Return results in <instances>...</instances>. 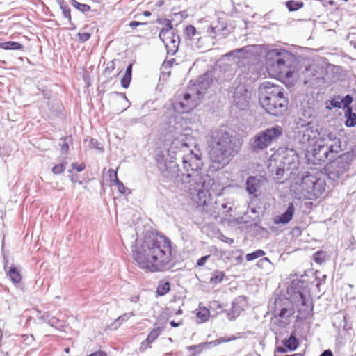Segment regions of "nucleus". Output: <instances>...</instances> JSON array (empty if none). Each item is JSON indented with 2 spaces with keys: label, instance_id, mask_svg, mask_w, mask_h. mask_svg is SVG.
Masks as SVG:
<instances>
[{
  "label": "nucleus",
  "instance_id": "f257e3e1",
  "mask_svg": "<svg viewBox=\"0 0 356 356\" xmlns=\"http://www.w3.org/2000/svg\"><path fill=\"white\" fill-rule=\"evenodd\" d=\"M132 257L141 269L152 273L166 270L172 260V243L164 236L145 237L132 251Z\"/></svg>",
  "mask_w": 356,
  "mask_h": 356
},
{
  "label": "nucleus",
  "instance_id": "f03ea898",
  "mask_svg": "<svg viewBox=\"0 0 356 356\" xmlns=\"http://www.w3.org/2000/svg\"><path fill=\"white\" fill-rule=\"evenodd\" d=\"M346 144L334 134L329 133L325 137H320L313 142V200L322 197L325 193L326 172L318 165L332 160L337 153L345 149Z\"/></svg>",
  "mask_w": 356,
  "mask_h": 356
},
{
  "label": "nucleus",
  "instance_id": "7ed1b4c3",
  "mask_svg": "<svg viewBox=\"0 0 356 356\" xmlns=\"http://www.w3.org/2000/svg\"><path fill=\"white\" fill-rule=\"evenodd\" d=\"M266 68L270 77L279 79L288 87L293 86L298 79L296 61L285 51L273 49L268 51Z\"/></svg>",
  "mask_w": 356,
  "mask_h": 356
},
{
  "label": "nucleus",
  "instance_id": "20e7f679",
  "mask_svg": "<svg viewBox=\"0 0 356 356\" xmlns=\"http://www.w3.org/2000/svg\"><path fill=\"white\" fill-rule=\"evenodd\" d=\"M209 158L213 168L221 169L229 164L240 146L228 132L216 130L211 132L209 140Z\"/></svg>",
  "mask_w": 356,
  "mask_h": 356
},
{
  "label": "nucleus",
  "instance_id": "39448f33",
  "mask_svg": "<svg viewBox=\"0 0 356 356\" xmlns=\"http://www.w3.org/2000/svg\"><path fill=\"white\" fill-rule=\"evenodd\" d=\"M258 92L259 104L266 113L278 116L287 110L289 100L280 85L265 81L259 86Z\"/></svg>",
  "mask_w": 356,
  "mask_h": 356
},
{
  "label": "nucleus",
  "instance_id": "423d86ee",
  "mask_svg": "<svg viewBox=\"0 0 356 356\" xmlns=\"http://www.w3.org/2000/svg\"><path fill=\"white\" fill-rule=\"evenodd\" d=\"M186 192L196 207H204L211 201V189L214 180L210 178L188 183Z\"/></svg>",
  "mask_w": 356,
  "mask_h": 356
},
{
  "label": "nucleus",
  "instance_id": "0eeeda50",
  "mask_svg": "<svg viewBox=\"0 0 356 356\" xmlns=\"http://www.w3.org/2000/svg\"><path fill=\"white\" fill-rule=\"evenodd\" d=\"M337 153L336 155H337ZM335 158L330 163L323 165L321 169L323 172H326L330 179L336 180L339 179L350 168V165L355 157L353 152H346L341 154L337 158Z\"/></svg>",
  "mask_w": 356,
  "mask_h": 356
},
{
  "label": "nucleus",
  "instance_id": "6e6552de",
  "mask_svg": "<svg viewBox=\"0 0 356 356\" xmlns=\"http://www.w3.org/2000/svg\"><path fill=\"white\" fill-rule=\"evenodd\" d=\"M203 163L200 157L193 154L191 151L183 157V166L187 171L186 175H183L184 183L200 181L205 179L202 172Z\"/></svg>",
  "mask_w": 356,
  "mask_h": 356
},
{
  "label": "nucleus",
  "instance_id": "1a4fd4ad",
  "mask_svg": "<svg viewBox=\"0 0 356 356\" xmlns=\"http://www.w3.org/2000/svg\"><path fill=\"white\" fill-rule=\"evenodd\" d=\"M282 134V129L276 126L261 131L253 138L251 147L254 151L263 150L269 147L273 141L276 140Z\"/></svg>",
  "mask_w": 356,
  "mask_h": 356
},
{
  "label": "nucleus",
  "instance_id": "9d476101",
  "mask_svg": "<svg viewBox=\"0 0 356 356\" xmlns=\"http://www.w3.org/2000/svg\"><path fill=\"white\" fill-rule=\"evenodd\" d=\"M168 24L170 25V29H163L159 33V38L164 43L168 54L174 55L179 49V39L172 31L171 22L168 20Z\"/></svg>",
  "mask_w": 356,
  "mask_h": 356
},
{
  "label": "nucleus",
  "instance_id": "9b49d317",
  "mask_svg": "<svg viewBox=\"0 0 356 356\" xmlns=\"http://www.w3.org/2000/svg\"><path fill=\"white\" fill-rule=\"evenodd\" d=\"M197 105V100L189 93H184L181 97L179 95L178 99L172 104L174 109L180 113H188Z\"/></svg>",
  "mask_w": 356,
  "mask_h": 356
},
{
  "label": "nucleus",
  "instance_id": "f8f14e48",
  "mask_svg": "<svg viewBox=\"0 0 356 356\" xmlns=\"http://www.w3.org/2000/svg\"><path fill=\"white\" fill-rule=\"evenodd\" d=\"M312 118V107L309 102V99H304L300 105L299 111L298 113L297 124L300 127L309 126L311 123Z\"/></svg>",
  "mask_w": 356,
  "mask_h": 356
},
{
  "label": "nucleus",
  "instance_id": "ddd939ff",
  "mask_svg": "<svg viewBox=\"0 0 356 356\" xmlns=\"http://www.w3.org/2000/svg\"><path fill=\"white\" fill-rule=\"evenodd\" d=\"M263 183L261 177L250 176L246 181V190L250 194L254 195L255 197L259 196V192Z\"/></svg>",
  "mask_w": 356,
  "mask_h": 356
},
{
  "label": "nucleus",
  "instance_id": "4468645a",
  "mask_svg": "<svg viewBox=\"0 0 356 356\" xmlns=\"http://www.w3.org/2000/svg\"><path fill=\"white\" fill-rule=\"evenodd\" d=\"M282 164L277 170V175H282L284 171H289L296 167L294 155L289 156L286 152L281 155Z\"/></svg>",
  "mask_w": 356,
  "mask_h": 356
},
{
  "label": "nucleus",
  "instance_id": "2eb2a0df",
  "mask_svg": "<svg viewBox=\"0 0 356 356\" xmlns=\"http://www.w3.org/2000/svg\"><path fill=\"white\" fill-rule=\"evenodd\" d=\"M162 329L161 327H156L152 329L149 333L147 339L144 340L140 346L141 351H145L151 348V344L159 337L161 334Z\"/></svg>",
  "mask_w": 356,
  "mask_h": 356
},
{
  "label": "nucleus",
  "instance_id": "dca6fc26",
  "mask_svg": "<svg viewBox=\"0 0 356 356\" xmlns=\"http://www.w3.org/2000/svg\"><path fill=\"white\" fill-rule=\"evenodd\" d=\"M237 339H238V337H236L234 335H232L229 337H221V338H218V339H217L214 341H210V342L202 343L197 346H192L188 347V348L189 350H194L197 348H204L207 346H216L220 345L223 343H227V342H229L232 341H234Z\"/></svg>",
  "mask_w": 356,
  "mask_h": 356
},
{
  "label": "nucleus",
  "instance_id": "f3484780",
  "mask_svg": "<svg viewBox=\"0 0 356 356\" xmlns=\"http://www.w3.org/2000/svg\"><path fill=\"white\" fill-rule=\"evenodd\" d=\"M294 210L293 204L290 203L286 211L284 213L274 218V222L275 224H286L289 222L293 218Z\"/></svg>",
  "mask_w": 356,
  "mask_h": 356
},
{
  "label": "nucleus",
  "instance_id": "a211bd4d",
  "mask_svg": "<svg viewBox=\"0 0 356 356\" xmlns=\"http://www.w3.org/2000/svg\"><path fill=\"white\" fill-rule=\"evenodd\" d=\"M6 273L14 284H18L21 282L22 276L20 270L17 267L15 266L8 267V270H6Z\"/></svg>",
  "mask_w": 356,
  "mask_h": 356
},
{
  "label": "nucleus",
  "instance_id": "6ab92c4d",
  "mask_svg": "<svg viewBox=\"0 0 356 356\" xmlns=\"http://www.w3.org/2000/svg\"><path fill=\"white\" fill-rule=\"evenodd\" d=\"M330 258V254L323 250H318L313 253V261L318 265H323L328 261Z\"/></svg>",
  "mask_w": 356,
  "mask_h": 356
},
{
  "label": "nucleus",
  "instance_id": "aec40b11",
  "mask_svg": "<svg viewBox=\"0 0 356 356\" xmlns=\"http://www.w3.org/2000/svg\"><path fill=\"white\" fill-rule=\"evenodd\" d=\"M345 125L347 127H353L356 125V114L353 111L352 108L345 111Z\"/></svg>",
  "mask_w": 356,
  "mask_h": 356
},
{
  "label": "nucleus",
  "instance_id": "412c9836",
  "mask_svg": "<svg viewBox=\"0 0 356 356\" xmlns=\"http://www.w3.org/2000/svg\"><path fill=\"white\" fill-rule=\"evenodd\" d=\"M170 283L168 281L161 280L156 288L158 296H162L170 291Z\"/></svg>",
  "mask_w": 356,
  "mask_h": 356
},
{
  "label": "nucleus",
  "instance_id": "4be33fe9",
  "mask_svg": "<svg viewBox=\"0 0 356 356\" xmlns=\"http://www.w3.org/2000/svg\"><path fill=\"white\" fill-rule=\"evenodd\" d=\"M132 66V64H129L127 66L126 72L121 79V85L124 88H127L130 84L131 80Z\"/></svg>",
  "mask_w": 356,
  "mask_h": 356
},
{
  "label": "nucleus",
  "instance_id": "5701e85b",
  "mask_svg": "<svg viewBox=\"0 0 356 356\" xmlns=\"http://www.w3.org/2000/svg\"><path fill=\"white\" fill-rule=\"evenodd\" d=\"M196 316L201 322H206L209 319L210 311L207 307H200L196 314Z\"/></svg>",
  "mask_w": 356,
  "mask_h": 356
},
{
  "label": "nucleus",
  "instance_id": "b1692460",
  "mask_svg": "<svg viewBox=\"0 0 356 356\" xmlns=\"http://www.w3.org/2000/svg\"><path fill=\"white\" fill-rule=\"evenodd\" d=\"M70 3L74 8L82 13L89 12L91 10L89 5L80 3L76 0H70Z\"/></svg>",
  "mask_w": 356,
  "mask_h": 356
},
{
  "label": "nucleus",
  "instance_id": "393cba45",
  "mask_svg": "<svg viewBox=\"0 0 356 356\" xmlns=\"http://www.w3.org/2000/svg\"><path fill=\"white\" fill-rule=\"evenodd\" d=\"M284 346L289 350H294L298 346V339L293 336L291 335L288 339L283 341Z\"/></svg>",
  "mask_w": 356,
  "mask_h": 356
},
{
  "label": "nucleus",
  "instance_id": "a878e982",
  "mask_svg": "<svg viewBox=\"0 0 356 356\" xmlns=\"http://www.w3.org/2000/svg\"><path fill=\"white\" fill-rule=\"evenodd\" d=\"M197 33L196 28L193 25H188L184 31V35L190 40H192Z\"/></svg>",
  "mask_w": 356,
  "mask_h": 356
},
{
  "label": "nucleus",
  "instance_id": "bb28decb",
  "mask_svg": "<svg viewBox=\"0 0 356 356\" xmlns=\"http://www.w3.org/2000/svg\"><path fill=\"white\" fill-rule=\"evenodd\" d=\"M0 46L4 49L18 50L22 48V45L17 42L9 41L3 42Z\"/></svg>",
  "mask_w": 356,
  "mask_h": 356
},
{
  "label": "nucleus",
  "instance_id": "cd10ccee",
  "mask_svg": "<svg viewBox=\"0 0 356 356\" xmlns=\"http://www.w3.org/2000/svg\"><path fill=\"white\" fill-rule=\"evenodd\" d=\"M217 36V32L215 27L210 26L207 28L205 35L203 36L204 38L210 40L213 43Z\"/></svg>",
  "mask_w": 356,
  "mask_h": 356
},
{
  "label": "nucleus",
  "instance_id": "c85d7f7f",
  "mask_svg": "<svg viewBox=\"0 0 356 356\" xmlns=\"http://www.w3.org/2000/svg\"><path fill=\"white\" fill-rule=\"evenodd\" d=\"M265 254V252L263 251L262 250H257L252 253L247 254L245 256V259L248 261H250L264 256Z\"/></svg>",
  "mask_w": 356,
  "mask_h": 356
},
{
  "label": "nucleus",
  "instance_id": "c756f323",
  "mask_svg": "<svg viewBox=\"0 0 356 356\" xmlns=\"http://www.w3.org/2000/svg\"><path fill=\"white\" fill-rule=\"evenodd\" d=\"M353 97L350 95L348 94L341 99L340 103L342 104L343 108L348 110L349 108H351L350 104L353 102Z\"/></svg>",
  "mask_w": 356,
  "mask_h": 356
},
{
  "label": "nucleus",
  "instance_id": "7c9ffc66",
  "mask_svg": "<svg viewBox=\"0 0 356 356\" xmlns=\"http://www.w3.org/2000/svg\"><path fill=\"white\" fill-rule=\"evenodd\" d=\"M225 277V273L222 271H215L213 274L212 277H211V282L213 284H216L218 283H220L222 281L223 278Z\"/></svg>",
  "mask_w": 356,
  "mask_h": 356
},
{
  "label": "nucleus",
  "instance_id": "2f4dec72",
  "mask_svg": "<svg viewBox=\"0 0 356 356\" xmlns=\"http://www.w3.org/2000/svg\"><path fill=\"white\" fill-rule=\"evenodd\" d=\"M303 3L296 1H289L286 2V7L290 11H295L302 8Z\"/></svg>",
  "mask_w": 356,
  "mask_h": 356
},
{
  "label": "nucleus",
  "instance_id": "473e14b6",
  "mask_svg": "<svg viewBox=\"0 0 356 356\" xmlns=\"http://www.w3.org/2000/svg\"><path fill=\"white\" fill-rule=\"evenodd\" d=\"M61 140H63V143L60 145V149L63 152L67 153L69 150V144L68 141L72 142V136H66L64 138H62Z\"/></svg>",
  "mask_w": 356,
  "mask_h": 356
},
{
  "label": "nucleus",
  "instance_id": "72a5a7b5",
  "mask_svg": "<svg viewBox=\"0 0 356 356\" xmlns=\"http://www.w3.org/2000/svg\"><path fill=\"white\" fill-rule=\"evenodd\" d=\"M60 9L62 10L63 16L68 19V22L70 24H72L71 10L67 4L61 6Z\"/></svg>",
  "mask_w": 356,
  "mask_h": 356
},
{
  "label": "nucleus",
  "instance_id": "f704fd0d",
  "mask_svg": "<svg viewBox=\"0 0 356 356\" xmlns=\"http://www.w3.org/2000/svg\"><path fill=\"white\" fill-rule=\"evenodd\" d=\"M65 169V163H59L54 165L52 168V172L55 175H59L64 172Z\"/></svg>",
  "mask_w": 356,
  "mask_h": 356
},
{
  "label": "nucleus",
  "instance_id": "c9c22d12",
  "mask_svg": "<svg viewBox=\"0 0 356 356\" xmlns=\"http://www.w3.org/2000/svg\"><path fill=\"white\" fill-rule=\"evenodd\" d=\"M318 270H316V271L315 272V273H314V274H315V278H316V280H317V282H316V288L318 289V290L320 291H321V289H320V286H321V284H322L323 282H325V279L327 278V275H323L322 276V279H320V278L318 277Z\"/></svg>",
  "mask_w": 356,
  "mask_h": 356
},
{
  "label": "nucleus",
  "instance_id": "e433bc0d",
  "mask_svg": "<svg viewBox=\"0 0 356 356\" xmlns=\"http://www.w3.org/2000/svg\"><path fill=\"white\" fill-rule=\"evenodd\" d=\"M71 166L73 170H76L77 172H81L86 168V165L83 163H73Z\"/></svg>",
  "mask_w": 356,
  "mask_h": 356
},
{
  "label": "nucleus",
  "instance_id": "4c0bfd02",
  "mask_svg": "<svg viewBox=\"0 0 356 356\" xmlns=\"http://www.w3.org/2000/svg\"><path fill=\"white\" fill-rule=\"evenodd\" d=\"M108 175L111 179V181L115 182L118 180L117 171L110 169L108 170Z\"/></svg>",
  "mask_w": 356,
  "mask_h": 356
},
{
  "label": "nucleus",
  "instance_id": "58836bf2",
  "mask_svg": "<svg viewBox=\"0 0 356 356\" xmlns=\"http://www.w3.org/2000/svg\"><path fill=\"white\" fill-rule=\"evenodd\" d=\"M79 40L81 42H86L90 38V33H78Z\"/></svg>",
  "mask_w": 356,
  "mask_h": 356
},
{
  "label": "nucleus",
  "instance_id": "ea45409f",
  "mask_svg": "<svg viewBox=\"0 0 356 356\" xmlns=\"http://www.w3.org/2000/svg\"><path fill=\"white\" fill-rule=\"evenodd\" d=\"M114 183H115V184L117 185L118 190L120 193H122V194L125 193L127 188L124 186V185L119 179L118 181H115Z\"/></svg>",
  "mask_w": 356,
  "mask_h": 356
},
{
  "label": "nucleus",
  "instance_id": "a19ab883",
  "mask_svg": "<svg viewBox=\"0 0 356 356\" xmlns=\"http://www.w3.org/2000/svg\"><path fill=\"white\" fill-rule=\"evenodd\" d=\"M209 257H210V255H206V256H204V257H202L201 258H200L197 261V266H204L206 261L209 258Z\"/></svg>",
  "mask_w": 356,
  "mask_h": 356
},
{
  "label": "nucleus",
  "instance_id": "79ce46f5",
  "mask_svg": "<svg viewBox=\"0 0 356 356\" xmlns=\"http://www.w3.org/2000/svg\"><path fill=\"white\" fill-rule=\"evenodd\" d=\"M234 98H235V102H236L237 104H239L241 103V100L238 99L239 98H241V103L242 104H247L248 103V98H247L245 95H243L241 97H237L235 95Z\"/></svg>",
  "mask_w": 356,
  "mask_h": 356
},
{
  "label": "nucleus",
  "instance_id": "37998d69",
  "mask_svg": "<svg viewBox=\"0 0 356 356\" xmlns=\"http://www.w3.org/2000/svg\"><path fill=\"white\" fill-rule=\"evenodd\" d=\"M330 104L334 108H343L342 104L340 103V101H338L336 99H332L330 101Z\"/></svg>",
  "mask_w": 356,
  "mask_h": 356
},
{
  "label": "nucleus",
  "instance_id": "c03bdc74",
  "mask_svg": "<svg viewBox=\"0 0 356 356\" xmlns=\"http://www.w3.org/2000/svg\"><path fill=\"white\" fill-rule=\"evenodd\" d=\"M87 356H107V353L102 350L94 352Z\"/></svg>",
  "mask_w": 356,
  "mask_h": 356
},
{
  "label": "nucleus",
  "instance_id": "a18cd8bd",
  "mask_svg": "<svg viewBox=\"0 0 356 356\" xmlns=\"http://www.w3.org/2000/svg\"><path fill=\"white\" fill-rule=\"evenodd\" d=\"M175 62V59H172V60H165L163 63V67H172V65H173V63Z\"/></svg>",
  "mask_w": 356,
  "mask_h": 356
},
{
  "label": "nucleus",
  "instance_id": "49530a36",
  "mask_svg": "<svg viewBox=\"0 0 356 356\" xmlns=\"http://www.w3.org/2000/svg\"><path fill=\"white\" fill-rule=\"evenodd\" d=\"M134 314H133V312H129L128 314H124V315L120 316L118 318V320H124V319H128L130 317L133 316Z\"/></svg>",
  "mask_w": 356,
  "mask_h": 356
},
{
  "label": "nucleus",
  "instance_id": "de8ad7c7",
  "mask_svg": "<svg viewBox=\"0 0 356 356\" xmlns=\"http://www.w3.org/2000/svg\"><path fill=\"white\" fill-rule=\"evenodd\" d=\"M141 24H145V23L138 22L136 21H132L129 23V26L131 27H132L133 29H135L136 26L141 25Z\"/></svg>",
  "mask_w": 356,
  "mask_h": 356
},
{
  "label": "nucleus",
  "instance_id": "09e8293b",
  "mask_svg": "<svg viewBox=\"0 0 356 356\" xmlns=\"http://www.w3.org/2000/svg\"><path fill=\"white\" fill-rule=\"evenodd\" d=\"M319 356H334L332 352L330 350H324Z\"/></svg>",
  "mask_w": 356,
  "mask_h": 356
},
{
  "label": "nucleus",
  "instance_id": "8fccbe9b",
  "mask_svg": "<svg viewBox=\"0 0 356 356\" xmlns=\"http://www.w3.org/2000/svg\"><path fill=\"white\" fill-rule=\"evenodd\" d=\"M170 323V325H171L172 327H178V326H179L180 325H181V324H182V323H181V322H178V323H177V322H175V321H171Z\"/></svg>",
  "mask_w": 356,
  "mask_h": 356
},
{
  "label": "nucleus",
  "instance_id": "3c124183",
  "mask_svg": "<svg viewBox=\"0 0 356 356\" xmlns=\"http://www.w3.org/2000/svg\"><path fill=\"white\" fill-rule=\"evenodd\" d=\"M287 348L284 346V347H277V352H280V353H285L287 351Z\"/></svg>",
  "mask_w": 356,
  "mask_h": 356
},
{
  "label": "nucleus",
  "instance_id": "603ef678",
  "mask_svg": "<svg viewBox=\"0 0 356 356\" xmlns=\"http://www.w3.org/2000/svg\"><path fill=\"white\" fill-rule=\"evenodd\" d=\"M56 1L60 6V8H61V6H63L67 4L66 2L65 1V0H56Z\"/></svg>",
  "mask_w": 356,
  "mask_h": 356
},
{
  "label": "nucleus",
  "instance_id": "864d4df0",
  "mask_svg": "<svg viewBox=\"0 0 356 356\" xmlns=\"http://www.w3.org/2000/svg\"><path fill=\"white\" fill-rule=\"evenodd\" d=\"M143 15L145 17H149L151 15V13L148 10H145L143 13Z\"/></svg>",
  "mask_w": 356,
  "mask_h": 356
},
{
  "label": "nucleus",
  "instance_id": "5fc2aeb1",
  "mask_svg": "<svg viewBox=\"0 0 356 356\" xmlns=\"http://www.w3.org/2000/svg\"><path fill=\"white\" fill-rule=\"evenodd\" d=\"M286 312V309H282V311H281V312H280V316H284Z\"/></svg>",
  "mask_w": 356,
  "mask_h": 356
},
{
  "label": "nucleus",
  "instance_id": "6e6d98bb",
  "mask_svg": "<svg viewBox=\"0 0 356 356\" xmlns=\"http://www.w3.org/2000/svg\"><path fill=\"white\" fill-rule=\"evenodd\" d=\"M236 259L238 261V263H241L242 261V257L241 255L236 257Z\"/></svg>",
  "mask_w": 356,
  "mask_h": 356
},
{
  "label": "nucleus",
  "instance_id": "4d7b16f0",
  "mask_svg": "<svg viewBox=\"0 0 356 356\" xmlns=\"http://www.w3.org/2000/svg\"><path fill=\"white\" fill-rule=\"evenodd\" d=\"M312 76H313V81H314V79H319V77H315V74H314V73H313V74H312Z\"/></svg>",
  "mask_w": 356,
  "mask_h": 356
},
{
  "label": "nucleus",
  "instance_id": "13d9d810",
  "mask_svg": "<svg viewBox=\"0 0 356 356\" xmlns=\"http://www.w3.org/2000/svg\"><path fill=\"white\" fill-rule=\"evenodd\" d=\"M329 3H330V5H333V4H334V1L330 0V1H329Z\"/></svg>",
  "mask_w": 356,
  "mask_h": 356
},
{
  "label": "nucleus",
  "instance_id": "bf43d9fd",
  "mask_svg": "<svg viewBox=\"0 0 356 356\" xmlns=\"http://www.w3.org/2000/svg\"><path fill=\"white\" fill-rule=\"evenodd\" d=\"M65 351L66 353H69V352H70V349H69V348H65Z\"/></svg>",
  "mask_w": 356,
  "mask_h": 356
},
{
  "label": "nucleus",
  "instance_id": "052dcab7",
  "mask_svg": "<svg viewBox=\"0 0 356 356\" xmlns=\"http://www.w3.org/2000/svg\"><path fill=\"white\" fill-rule=\"evenodd\" d=\"M226 259H227V260H230L231 259L230 257H227Z\"/></svg>",
  "mask_w": 356,
  "mask_h": 356
},
{
  "label": "nucleus",
  "instance_id": "680f3d73",
  "mask_svg": "<svg viewBox=\"0 0 356 356\" xmlns=\"http://www.w3.org/2000/svg\"><path fill=\"white\" fill-rule=\"evenodd\" d=\"M222 207H223L224 208H226V207H227V205H226L225 204H222Z\"/></svg>",
  "mask_w": 356,
  "mask_h": 356
},
{
  "label": "nucleus",
  "instance_id": "e2e57ef3",
  "mask_svg": "<svg viewBox=\"0 0 356 356\" xmlns=\"http://www.w3.org/2000/svg\"><path fill=\"white\" fill-rule=\"evenodd\" d=\"M181 310H179V311L177 312V314H181Z\"/></svg>",
  "mask_w": 356,
  "mask_h": 356
},
{
  "label": "nucleus",
  "instance_id": "0e129e2a",
  "mask_svg": "<svg viewBox=\"0 0 356 356\" xmlns=\"http://www.w3.org/2000/svg\"><path fill=\"white\" fill-rule=\"evenodd\" d=\"M233 241H234L233 239H229L230 243H233Z\"/></svg>",
  "mask_w": 356,
  "mask_h": 356
},
{
  "label": "nucleus",
  "instance_id": "69168bd1",
  "mask_svg": "<svg viewBox=\"0 0 356 356\" xmlns=\"http://www.w3.org/2000/svg\"><path fill=\"white\" fill-rule=\"evenodd\" d=\"M296 355H291V356H296Z\"/></svg>",
  "mask_w": 356,
  "mask_h": 356
}]
</instances>
